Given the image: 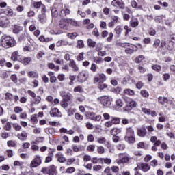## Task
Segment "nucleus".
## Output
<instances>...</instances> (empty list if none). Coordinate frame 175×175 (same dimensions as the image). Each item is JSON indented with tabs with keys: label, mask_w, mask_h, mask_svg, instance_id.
I'll return each instance as SVG.
<instances>
[{
	"label": "nucleus",
	"mask_w": 175,
	"mask_h": 175,
	"mask_svg": "<svg viewBox=\"0 0 175 175\" xmlns=\"http://www.w3.org/2000/svg\"><path fill=\"white\" fill-rule=\"evenodd\" d=\"M1 46L4 47V49H9V47H14L16 46V40L14 38L6 36H2L1 38Z\"/></svg>",
	"instance_id": "1"
},
{
	"label": "nucleus",
	"mask_w": 175,
	"mask_h": 175,
	"mask_svg": "<svg viewBox=\"0 0 175 175\" xmlns=\"http://www.w3.org/2000/svg\"><path fill=\"white\" fill-rule=\"evenodd\" d=\"M98 101L101 103L104 107H110L113 98L109 96H103L98 98Z\"/></svg>",
	"instance_id": "2"
},
{
	"label": "nucleus",
	"mask_w": 175,
	"mask_h": 175,
	"mask_svg": "<svg viewBox=\"0 0 175 175\" xmlns=\"http://www.w3.org/2000/svg\"><path fill=\"white\" fill-rule=\"evenodd\" d=\"M88 77H90V75L87 71H82L79 73L77 76V81L79 83H84L87 81Z\"/></svg>",
	"instance_id": "3"
},
{
	"label": "nucleus",
	"mask_w": 175,
	"mask_h": 175,
	"mask_svg": "<svg viewBox=\"0 0 175 175\" xmlns=\"http://www.w3.org/2000/svg\"><path fill=\"white\" fill-rule=\"evenodd\" d=\"M85 116L87 118H89V120H92V121H100L102 120V116L97 115L96 116V113L91 111H87L85 112Z\"/></svg>",
	"instance_id": "4"
},
{
	"label": "nucleus",
	"mask_w": 175,
	"mask_h": 175,
	"mask_svg": "<svg viewBox=\"0 0 175 175\" xmlns=\"http://www.w3.org/2000/svg\"><path fill=\"white\" fill-rule=\"evenodd\" d=\"M42 164V159L40 156L36 155L34 159L32 160V161L30 163V167H38L40 165Z\"/></svg>",
	"instance_id": "5"
},
{
	"label": "nucleus",
	"mask_w": 175,
	"mask_h": 175,
	"mask_svg": "<svg viewBox=\"0 0 175 175\" xmlns=\"http://www.w3.org/2000/svg\"><path fill=\"white\" fill-rule=\"evenodd\" d=\"M59 94H60V96H62L64 102H70V100H72V98H73V96H72V94L69 92H66L65 91H62L59 92Z\"/></svg>",
	"instance_id": "6"
},
{
	"label": "nucleus",
	"mask_w": 175,
	"mask_h": 175,
	"mask_svg": "<svg viewBox=\"0 0 175 175\" xmlns=\"http://www.w3.org/2000/svg\"><path fill=\"white\" fill-rule=\"evenodd\" d=\"M59 27L62 29H65L68 31L69 29V19L68 18H63L59 21Z\"/></svg>",
	"instance_id": "7"
},
{
	"label": "nucleus",
	"mask_w": 175,
	"mask_h": 175,
	"mask_svg": "<svg viewBox=\"0 0 175 175\" xmlns=\"http://www.w3.org/2000/svg\"><path fill=\"white\" fill-rule=\"evenodd\" d=\"M111 5L115 8H119V9H125V3L122 0H113Z\"/></svg>",
	"instance_id": "8"
},
{
	"label": "nucleus",
	"mask_w": 175,
	"mask_h": 175,
	"mask_svg": "<svg viewBox=\"0 0 175 175\" xmlns=\"http://www.w3.org/2000/svg\"><path fill=\"white\" fill-rule=\"evenodd\" d=\"M118 157L120 159H122V162H124V163H128L131 159H132V157L126 153H120L118 154Z\"/></svg>",
	"instance_id": "9"
},
{
	"label": "nucleus",
	"mask_w": 175,
	"mask_h": 175,
	"mask_svg": "<svg viewBox=\"0 0 175 175\" xmlns=\"http://www.w3.org/2000/svg\"><path fill=\"white\" fill-rule=\"evenodd\" d=\"M139 48L136 46V45H133L131 44H129L127 49H125L124 52L126 54H133V53H136Z\"/></svg>",
	"instance_id": "10"
},
{
	"label": "nucleus",
	"mask_w": 175,
	"mask_h": 175,
	"mask_svg": "<svg viewBox=\"0 0 175 175\" xmlns=\"http://www.w3.org/2000/svg\"><path fill=\"white\" fill-rule=\"evenodd\" d=\"M48 156L45 159V163H50L53 161V157H54V153L55 152V149L49 148Z\"/></svg>",
	"instance_id": "11"
},
{
	"label": "nucleus",
	"mask_w": 175,
	"mask_h": 175,
	"mask_svg": "<svg viewBox=\"0 0 175 175\" xmlns=\"http://www.w3.org/2000/svg\"><path fill=\"white\" fill-rule=\"evenodd\" d=\"M69 14H70V10H69L66 5L62 7L59 13L60 17H66L67 16H69Z\"/></svg>",
	"instance_id": "12"
},
{
	"label": "nucleus",
	"mask_w": 175,
	"mask_h": 175,
	"mask_svg": "<svg viewBox=\"0 0 175 175\" xmlns=\"http://www.w3.org/2000/svg\"><path fill=\"white\" fill-rule=\"evenodd\" d=\"M9 25V19L6 16L0 17V27L2 28H7Z\"/></svg>",
	"instance_id": "13"
},
{
	"label": "nucleus",
	"mask_w": 175,
	"mask_h": 175,
	"mask_svg": "<svg viewBox=\"0 0 175 175\" xmlns=\"http://www.w3.org/2000/svg\"><path fill=\"white\" fill-rule=\"evenodd\" d=\"M106 81V75L105 74H100L94 78V83H105Z\"/></svg>",
	"instance_id": "14"
},
{
	"label": "nucleus",
	"mask_w": 175,
	"mask_h": 175,
	"mask_svg": "<svg viewBox=\"0 0 175 175\" xmlns=\"http://www.w3.org/2000/svg\"><path fill=\"white\" fill-rule=\"evenodd\" d=\"M137 105V103H136L135 101L131 100L129 102V105H127L126 107H124V110L125 111H129L132 110V109H133L134 107H136Z\"/></svg>",
	"instance_id": "15"
},
{
	"label": "nucleus",
	"mask_w": 175,
	"mask_h": 175,
	"mask_svg": "<svg viewBox=\"0 0 175 175\" xmlns=\"http://www.w3.org/2000/svg\"><path fill=\"white\" fill-rule=\"evenodd\" d=\"M137 134L139 137H145L146 135H147V129H146V127L144 126L137 129Z\"/></svg>",
	"instance_id": "16"
},
{
	"label": "nucleus",
	"mask_w": 175,
	"mask_h": 175,
	"mask_svg": "<svg viewBox=\"0 0 175 175\" xmlns=\"http://www.w3.org/2000/svg\"><path fill=\"white\" fill-rule=\"evenodd\" d=\"M124 140L129 144H133V143H135L136 142L135 135H125Z\"/></svg>",
	"instance_id": "17"
},
{
	"label": "nucleus",
	"mask_w": 175,
	"mask_h": 175,
	"mask_svg": "<svg viewBox=\"0 0 175 175\" xmlns=\"http://www.w3.org/2000/svg\"><path fill=\"white\" fill-rule=\"evenodd\" d=\"M17 137L19 139V140L24 142V140H27V138L28 137V133H27L25 131H23L21 132V133H18L17 135Z\"/></svg>",
	"instance_id": "18"
},
{
	"label": "nucleus",
	"mask_w": 175,
	"mask_h": 175,
	"mask_svg": "<svg viewBox=\"0 0 175 175\" xmlns=\"http://www.w3.org/2000/svg\"><path fill=\"white\" fill-rule=\"evenodd\" d=\"M50 115L51 117H61V112L57 108H54L50 111Z\"/></svg>",
	"instance_id": "19"
},
{
	"label": "nucleus",
	"mask_w": 175,
	"mask_h": 175,
	"mask_svg": "<svg viewBox=\"0 0 175 175\" xmlns=\"http://www.w3.org/2000/svg\"><path fill=\"white\" fill-rule=\"evenodd\" d=\"M23 31V27L18 25H14L12 27V32L15 34H18L20 32Z\"/></svg>",
	"instance_id": "20"
},
{
	"label": "nucleus",
	"mask_w": 175,
	"mask_h": 175,
	"mask_svg": "<svg viewBox=\"0 0 175 175\" xmlns=\"http://www.w3.org/2000/svg\"><path fill=\"white\" fill-rule=\"evenodd\" d=\"M139 166L142 172H148L150 169H151V166H150V165L144 163H139Z\"/></svg>",
	"instance_id": "21"
},
{
	"label": "nucleus",
	"mask_w": 175,
	"mask_h": 175,
	"mask_svg": "<svg viewBox=\"0 0 175 175\" xmlns=\"http://www.w3.org/2000/svg\"><path fill=\"white\" fill-rule=\"evenodd\" d=\"M49 175H57L58 174V172L57 171V167L54 165H51L49 166Z\"/></svg>",
	"instance_id": "22"
},
{
	"label": "nucleus",
	"mask_w": 175,
	"mask_h": 175,
	"mask_svg": "<svg viewBox=\"0 0 175 175\" xmlns=\"http://www.w3.org/2000/svg\"><path fill=\"white\" fill-rule=\"evenodd\" d=\"M42 100V98L40 96H36L33 99H31V105H39Z\"/></svg>",
	"instance_id": "23"
},
{
	"label": "nucleus",
	"mask_w": 175,
	"mask_h": 175,
	"mask_svg": "<svg viewBox=\"0 0 175 175\" xmlns=\"http://www.w3.org/2000/svg\"><path fill=\"white\" fill-rule=\"evenodd\" d=\"M130 25L132 28H136L139 26V20L136 18H132L130 21Z\"/></svg>",
	"instance_id": "24"
},
{
	"label": "nucleus",
	"mask_w": 175,
	"mask_h": 175,
	"mask_svg": "<svg viewBox=\"0 0 175 175\" xmlns=\"http://www.w3.org/2000/svg\"><path fill=\"white\" fill-rule=\"evenodd\" d=\"M18 61L21 64H23V65H28L32 61V59L31 57H24L23 59L20 58Z\"/></svg>",
	"instance_id": "25"
},
{
	"label": "nucleus",
	"mask_w": 175,
	"mask_h": 175,
	"mask_svg": "<svg viewBox=\"0 0 175 175\" xmlns=\"http://www.w3.org/2000/svg\"><path fill=\"white\" fill-rule=\"evenodd\" d=\"M125 136H135V130H133L132 127L126 128Z\"/></svg>",
	"instance_id": "26"
},
{
	"label": "nucleus",
	"mask_w": 175,
	"mask_h": 175,
	"mask_svg": "<svg viewBox=\"0 0 175 175\" xmlns=\"http://www.w3.org/2000/svg\"><path fill=\"white\" fill-rule=\"evenodd\" d=\"M38 21L41 23V24H44L46 21H47V17L46 16V14H40L38 15Z\"/></svg>",
	"instance_id": "27"
},
{
	"label": "nucleus",
	"mask_w": 175,
	"mask_h": 175,
	"mask_svg": "<svg viewBox=\"0 0 175 175\" xmlns=\"http://www.w3.org/2000/svg\"><path fill=\"white\" fill-rule=\"evenodd\" d=\"M165 47L167 50H170V51H172V50H173V49H174V42L168 41L166 43Z\"/></svg>",
	"instance_id": "28"
},
{
	"label": "nucleus",
	"mask_w": 175,
	"mask_h": 175,
	"mask_svg": "<svg viewBox=\"0 0 175 175\" xmlns=\"http://www.w3.org/2000/svg\"><path fill=\"white\" fill-rule=\"evenodd\" d=\"M158 102L161 103V105H165V103H167V102H169V100L166 97L159 96L158 98Z\"/></svg>",
	"instance_id": "29"
},
{
	"label": "nucleus",
	"mask_w": 175,
	"mask_h": 175,
	"mask_svg": "<svg viewBox=\"0 0 175 175\" xmlns=\"http://www.w3.org/2000/svg\"><path fill=\"white\" fill-rule=\"evenodd\" d=\"M18 51H14L12 53V55H11V59L12 61H18Z\"/></svg>",
	"instance_id": "30"
},
{
	"label": "nucleus",
	"mask_w": 175,
	"mask_h": 175,
	"mask_svg": "<svg viewBox=\"0 0 175 175\" xmlns=\"http://www.w3.org/2000/svg\"><path fill=\"white\" fill-rule=\"evenodd\" d=\"M68 24L72 27H79V23L75 19L68 18Z\"/></svg>",
	"instance_id": "31"
},
{
	"label": "nucleus",
	"mask_w": 175,
	"mask_h": 175,
	"mask_svg": "<svg viewBox=\"0 0 175 175\" xmlns=\"http://www.w3.org/2000/svg\"><path fill=\"white\" fill-rule=\"evenodd\" d=\"M87 43H88V47L94 48L95 47V46H96V42L93 41L92 39L91 38L88 39Z\"/></svg>",
	"instance_id": "32"
},
{
	"label": "nucleus",
	"mask_w": 175,
	"mask_h": 175,
	"mask_svg": "<svg viewBox=\"0 0 175 175\" xmlns=\"http://www.w3.org/2000/svg\"><path fill=\"white\" fill-rule=\"evenodd\" d=\"M129 81H131V76L126 75L122 81V84H123L124 85H126Z\"/></svg>",
	"instance_id": "33"
},
{
	"label": "nucleus",
	"mask_w": 175,
	"mask_h": 175,
	"mask_svg": "<svg viewBox=\"0 0 175 175\" xmlns=\"http://www.w3.org/2000/svg\"><path fill=\"white\" fill-rule=\"evenodd\" d=\"M118 133H121V129H113L111 131V135H112V136L117 135Z\"/></svg>",
	"instance_id": "34"
},
{
	"label": "nucleus",
	"mask_w": 175,
	"mask_h": 175,
	"mask_svg": "<svg viewBox=\"0 0 175 175\" xmlns=\"http://www.w3.org/2000/svg\"><path fill=\"white\" fill-rule=\"evenodd\" d=\"M29 77H33V79H37L39 77V75L36 72L30 71L28 72Z\"/></svg>",
	"instance_id": "35"
},
{
	"label": "nucleus",
	"mask_w": 175,
	"mask_h": 175,
	"mask_svg": "<svg viewBox=\"0 0 175 175\" xmlns=\"http://www.w3.org/2000/svg\"><path fill=\"white\" fill-rule=\"evenodd\" d=\"M152 69H153V70H154L155 72H161V69H162V67L158 64H153L152 66Z\"/></svg>",
	"instance_id": "36"
},
{
	"label": "nucleus",
	"mask_w": 175,
	"mask_h": 175,
	"mask_svg": "<svg viewBox=\"0 0 175 175\" xmlns=\"http://www.w3.org/2000/svg\"><path fill=\"white\" fill-rule=\"evenodd\" d=\"M140 94L143 98H148L150 96V94L146 90H141Z\"/></svg>",
	"instance_id": "37"
},
{
	"label": "nucleus",
	"mask_w": 175,
	"mask_h": 175,
	"mask_svg": "<svg viewBox=\"0 0 175 175\" xmlns=\"http://www.w3.org/2000/svg\"><path fill=\"white\" fill-rule=\"evenodd\" d=\"M144 55H139L137 57H135V62L136 64H140V62H142V61H143V59H144Z\"/></svg>",
	"instance_id": "38"
},
{
	"label": "nucleus",
	"mask_w": 175,
	"mask_h": 175,
	"mask_svg": "<svg viewBox=\"0 0 175 175\" xmlns=\"http://www.w3.org/2000/svg\"><path fill=\"white\" fill-rule=\"evenodd\" d=\"M4 14H6V16H13V10L8 7V8L4 10Z\"/></svg>",
	"instance_id": "39"
},
{
	"label": "nucleus",
	"mask_w": 175,
	"mask_h": 175,
	"mask_svg": "<svg viewBox=\"0 0 175 175\" xmlns=\"http://www.w3.org/2000/svg\"><path fill=\"white\" fill-rule=\"evenodd\" d=\"M77 48L84 49V42H83V40H79L77 41Z\"/></svg>",
	"instance_id": "40"
},
{
	"label": "nucleus",
	"mask_w": 175,
	"mask_h": 175,
	"mask_svg": "<svg viewBox=\"0 0 175 175\" xmlns=\"http://www.w3.org/2000/svg\"><path fill=\"white\" fill-rule=\"evenodd\" d=\"M51 14L52 17H54L55 18V17H58V10H57V8H52Z\"/></svg>",
	"instance_id": "41"
},
{
	"label": "nucleus",
	"mask_w": 175,
	"mask_h": 175,
	"mask_svg": "<svg viewBox=\"0 0 175 175\" xmlns=\"http://www.w3.org/2000/svg\"><path fill=\"white\" fill-rule=\"evenodd\" d=\"M115 32L118 34V36H120V35H121V32H122V28H121V26H117L115 28Z\"/></svg>",
	"instance_id": "42"
},
{
	"label": "nucleus",
	"mask_w": 175,
	"mask_h": 175,
	"mask_svg": "<svg viewBox=\"0 0 175 175\" xmlns=\"http://www.w3.org/2000/svg\"><path fill=\"white\" fill-rule=\"evenodd\" d=\"M116 105L118 107H122L124 106V102L119 98L116 100Z\"/></svg>",
	"instance_id": "43"
},
{
	"label": "nucleus",
	"mask_w": 175,
	"mask_h": 175,
	"mask_svg": "<svg viewBox=\"0 0 175 175\" xmlns=\"http://www.w3.org/2000/svg\"><path fill=\"white\" fill-rule=\"evenodd\" d=\"M98 88L101 90H105V88H107V84L100 83H98Z\"/></svg>",
	"instance_id": "44"
},
{
	"label": "nucleus",
	"mask_w": 175,
	"mask_h": 175,
	"mask_svg": "<svg viewBox=\"0 0 175 175\" xmlns=\"http://www.w3.org/2000/svg\"><path fill=\"white\" fill-rule=\"evenodd\" d=\"M97 142L99 143V144H105L107 141L105 137H100L97 139Z\"/></svg>",
	"instance_id": "45"
},
{
	"label": "nucleus",
	"mask_w": 175,
	"mask_h": 175,
	"mask_svg": "<svg viewBox=\"0 0 175 175\" xmlns=\"http://www.w3.org/2000/svg\"><path fill=\"white\" fill-rule=\"evenodd\" d=\"M77 61H84V52L80 53L77 57Z\"/></svg>",
	"instance_id": "46"
},
{
	"label": "nucleus",
	"mask_w": 175,
	"mask_h": 175,
	"mask_svg": "<svg viewBox=\"0 0 175 175\" xmlns=\"http://www.w3.org/2000/svg\"><path fill=\"white\" fill-rule=\"evenodd\" d=\"M118 20H120V18H118V16L114 15H112L111 16V21H112L115 24H117V23H118Z\"/></svg>",
	"instance_id": "47"
},
{
	"label": "nucleus",
	"mask_w": 175,
	"mask_h": 175,
	"mask_svg": "<svg viewBox=\"0 0 175 175\" xmlns=\"http://www.w3.org/2000/svg\"><path fill=\"white\" fill-rule=\"evenodd\" d=\"M7 146H8V147H16V141H13V140L8 141Z\"/></svg>",
	"instance_id": "48"
},
{
	"label": "nucleus",
	"mask_w": 175,
	"mask_h": 175,
	"mask_svg": "<svg viewBox=\"0 0 175 175\" xmlns=\"http://www.w3.org/2000/svg\"><path fill=\"white\" fill-rule=\"evenodd\" d=\"M124 94L126 95H135V92L131 89L124 90Z\"/></svg>",
	"instance_id": "49"
},
{
	"label": "nucleus",
	"mask_w": 175,
	"mask_h": 175,
	"mask_svg": "<svg viewBox=\"0 0 175 175\" xmlns=\"http://www.w3.org/2000/svg\"><path fill=\"white\" fill-rule=\"evenodd\" d=\"M112 124H118L120 122V118L113 117L111 118Z\"/></svg>",
	"instance_id": "50"
},
{
	"label": "nucleus",
	"mask_w": 175,
	"mask_h": 175,
	"mask_svg": "<svg viewBox=\"0 0 175 175\" xmlns=\"http://www.w3.org/2000/svg\"><path fill=\"white\" fill-rule=\"evenodd\" d=\"M67 36L70 39H75L77 36V33H76V32H75V33H68L67 34Z\"/></svg>",
	"instance_id": "51"
},
{
	"label": "nucleus",
	"mask_w": 175,
	"mask_h": 175,
	"mask_svg": "<svg viewBox=\"0 0 175 175\" xmlns=\"http://www.w3.org/2000/svg\"><path fill=\"white\" fill-rule=\"evenodd\" d=\"M143 85H144V83H143L142 81H138L135 84L136 88H137V90H142V88H143Z\"/></svg>",
	"instance_id": "52"
},
{
	"label": "nucleus",
	"mask_w": 175,
	"mask_h": 175,
	"mask_svg": "<svg viewBox=\"0 0 175 175\" xmlns=\"http://www.w3.org/2000/svg\"><path fill=\"white\" fill-rule=\"evenodd\" d=\"M57 161H58V162H60V163H64V162H65L66 161V159L65 157H64V156L59 155L57 157Z\"/></svg>",
	"instance_id": "53"
},
{
	"label": "nucleus",
	"mask_w": 175,
	"mask_h": 175,
	"mask_svg": "<svg viewBox=\"0 0 175 175\" xmlns=\"http://www.w3.org/2000/svg\"><path fill=\"white\" fill-rule=\"evenodd\" d=\"M92 35H94V36H96V38H98V36L100 35V33H99V31H98V28L94 29L92 31Z\"/></svg>",
	"instance_id": "54"
},
{
	"label": "nucleus",
	"mask_w": 175,
	"mask_h": 175,
	"mask_svg": "<svg viewBox=\"0 0 175 175\" xmlns=\"http://www.w3.org/2000/svg\"><path fill=\"white\" fill-rule=\"evenodd\" d=\"M10 79H11L12 81H13L14 83H17L18 79H17V75H16V74H14V75H11Z\"/></svg>",
	"instance_id": "55"
},
{
	"label": "nucleus",
	"mask_w": 175,
	"mask_h": 175,
	"mask_svg": "<svg viewBox=\"0 0 175 175\" xmlns=\"http://www.w3.org/2000/svg\"><path fill=\"white\" fill-rule=\"evenodd\" d=\"M87 150L90 152H94V151H95V145H89L87 147Z\"/></svg>",
	"instance_id": "56"
},
{
	"label": "nucleus",
	"mask_w": 175,
	"mask_h": 175,
	"mask_svg": "<svg viewBox=\"0 0 175 175\" xmlns=\"http://www.w3.org/2000/svg\"><path fill=\"white\" fill-rule=\"evenodd\" d=\"M98 154H105V148L103 146H98L97 148Z\"/></svg>",
	"instance_id": "57"
},
{
	"label": "nucleus",
	"mask_w": 175,
	"mask_h": 175,
	"mask_svg": "<svg viewBox=\"0 0 175 175\" xmlns=\"http://www.w3.org/2000/svg\"><path fill=\"white\" fill-rule=\"evenodd\" d=\"M4 129L5 131H10V129H12V124H10V122H8L6 123V124L4 126Z\"/></svg>",
	"instance_id": "58"
},
{
	"label": "nucleus",
	"mask_w": 175,
	"mask_h": 175,
	"mask_svg": "<svg viewBox=\"0 0 175 175\" xmlns=\"http://www.w3.org/2000/svg\"><path fill=\"white\" fill-rule=\"evenodd\" d=\"M74 92H83V88L80 85L74 88Z\"/></svg>",
	"instance_id": "59"
},
{
	"label": "nucleus",
	"mask_w": 175,
	"mask_h": 175,
	"mask_svg": "<svg viewBox=\"0 0 175 175\" xmlns=\"http://www.w3.org/2000/svg\"><path fill=\"white\" fill-rule=\"evenodd\" d=\"M41 172L43 173L44 174H49V167L42 168Z\"/></svg>",
	"instance_id": "60"
},
{
	"label": "nucleus",
	"mask_w": 175,
	"mask_h": 175,
	"mask_svg": "<svg viewBox=\"0 0 175 175\" xmlns=\"http://www.w3.org/2000/svg\"><path fill=\"white\" fill-rule=\"evenodd\" d=\"M13 128L15 129V131H21V126H20L18 124H13Z\"/></svg>",
	"instance_id": "61"
},
{
	"label": "nucleus",
	"mask_w": 175,
	"mask_h": 175,
	"mask_svg": "<svg viewBox=\"0 0 175 175\" xmlns=\"http://www.w3.org/2000/svg\"><path fill=\"white\" fill-rule=\"evenodd\" d=\"M14 111L16 113H21V111H23V108H21V107H15L14 108Z\"/></svg>",
	"instance_id": "62"
},
{
	"label": "nucleus",
	"mask_w": 175,
	"mask_h": 175,
	"mask_svg": "<svg viewBox=\"0 0 175 175\" xmlns=\"http://www.w3.org/2000/svg\"><path fill=\"white\" fill-rule=\"evenodd\" d=\"M75 117L76 120H79L80 121H82V120H83V115H81L79 113H76L75 114Z\"/></svg>",
	"instance_id": "63"
},
{
	"label": "nucleus",
	"mask_w": 175,
	"mask_h": 175,
	"mask_svg": "<svg viewBox=\"0 0 175 175\" xmlns=\"http://www.w3.org/2000/svg\"><path fill=\"white\" fill-rule=\"evenodd\" d=\"M76 169L73 167H68L66 170V173H73Z\"/></svg>",
	"instance_id": "64"
}]
</instances>
